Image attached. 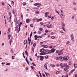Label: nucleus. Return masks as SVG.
Here are the masks:
<instances>
[{
    "label": "nucleus",
    "instance_id": "603ef678",
    "mask_svg": "<svg viewBox=\"0 0 77 77\" xmlns=\"http://www.w3.org/2000/svg\"><path fill=\"white\" fill-rule=\"evenodd\" d=\"M42 75L44 77H45V74H44L43 73Z\"/></svg>",
    "mask_w": 77,
    "mask_h": 77
},
{
    "label": "nucleus",
    "instance_id": "c9c22d12",
    "mask_svg": "<svg viewBox=\"0 0 77 77\" xmlns=\"http://www.w3.org/2000/svg\"><path fill=\"white\" fill-rule=\"evenodd\" d=\"M67 65V64L66 63H64V66H66Z\"/></svg>",
    "mask_w": 77,
    "mask_h": 77
},
{
    "label": "nucleus",
    "instance_id": "423d86ee",
    "mask_svg": "<svg viewBox=\"0 0 77 77\" xmlns=\"http://www.w3.org/2000/svg\"><path fill=\"white\" fill-rule=\"evenodd\" d=\"M8 14L9 16H10V18L9 17V19H10L9 21H11V17H12L11 16V12H9Z\"/></svg>",
    "mask_w": 77,
    "mask_h": 77
},
{
    "label": "nucleus",
    "instance_id": "72a5a7b5",
    "mask_svg": "<svg viewBox=\"0 0 77 77\" xmlns=\"http://www.w3.org/2000/svg\"><path fill=\"white\" fill-rule=\"evenodd\" d=\"M45 33H48V30L47 29L45 30Z\"/></svg>",
    "mask_w": 77,
    "mask_h": 77
},
{
    "label": "nucleus",
    "instance_id": "7c9ffc66",
    "mask_svg": "<svg viewBox=\"0 0 77 77\" xmlns=\"http://www.w3.org/2000/svg\"><path fill=\"white\" fill-rule=\"evenodd\" d=\"M30 27H33V24H30Z\"/></svg>",
    "mask_w": 77,
    "mask_h": 77
},
{
    "label": "nucleus",
    "instance_id": "0eeeda50",
    "mask_svg": "<svg viewBox=\"0 0 77 77\" xmlns=\"http://www.w3.org/2000/svg\"><path fill=\"white\" fill-rule=\"evenodd\" d=\"M52 52L51 50H47V54H48L49 53H51Z\"/></svg>",
    "mask_w": 77,
    "mask_h": 77
},
{
    "label": "nucleus",
    "instance_id": "680f3d73",
    "mask_svg": "<svg viewBox=\"0 0 77 77\" xmlns=\"http://www.w3.org/2000/svg\"><path fill=\"white\" fill-rule=\"evenodd\" d=\"M59 50H57L56 51V53H59Z\"/></svg>",
    "mask_w": 77,
    "mask_h": 77
},
{
    "label": "nucleus",
    "instance_id": "3c124183",
    "mask_svg": "<svg viewBox=\"0 0 77 77\" xmlns=\"http://www.w3.org/2000/svg\"><path fill=\"white\" fill-rule=\"evenodd\" d=\"M43 42H40V45H42V44H43Z\"/></svg>",
    "mask_w": 77,
    "mask_h": 77
},
{
    "label": "nucleus",
    "instance_id": "052dcab7",
    "mask_svg": "<svg viewBox=\"0 0 77 77\" xmlns=\"http://www.w3.org/2000/svg\"><path fill=\"white\" fill-rule=\"evenodd\" d=\"M60 33H63V32H62V31H60Z\"/></svg>",
    "mask_w": 77,
    "mask_h": 77
},
{
    "label": "nucleus",
    "instance_id": "e433bc0d",
    "mask_svg": "<svg viewBox=\"0 0 77 77\" xmlns=\"http://www.w3.org/2000/svg\"><path fill=\"white\" fill-rule=\"evenodd\" d=\"M75 70V69H74L72 70L71 71L72 72H74V71Z\"/></svg>",
    "mask_w": 77,
    "mask_h": 77
},
{
    "label": "nucleus",
    "instance_id": "8fccbe9b",
    "mask_svg": "<svg viewBox=\"0 0 77 77\" xmlns=\"http://www.w3.org/2000/svg\"><path fill=\"white\" fill-rule=\"evenodd\" d=\"M33 47H36V44L35 43H34L33 44Z\"/></svg>",
    "mask_w": 77,
    "mask_h": 77
},
{
    "label": "nucleus",
    "instance_id": "f257e3e1",
    "mask_svg": "<svg viewBox=\"0 0 77 77\" xmlns=\"http://www.w3.org/2000/svg\"><path fill=\"white\" fill-rule=\"evenodd\" d=\"M63 59H64V60L67 61L69 59V57L68 56H67L65 57V56L63 57Z\"/></svg>",
    "mask_w": 77,
    "mask_h": 77
},
{
    "label": "nucleus",
    "instance_id": "bf43d9fd",
    "mask_svg": "<svg viewBox=\"0 0 77 77\" xmlns=\"http://www.w3.org/2000/svg\"><path fill=\"white\" fill-rule=\"evenodd\" d=\"M45 65H44V66H45V67H47V64L45 63Z\"/></svg>",
    "mask_w": 77,
    "mask_h": 77
},
{
    "label": "nucleus",
    "instance_id": "7ed1b4c3",
    "mask_svg": "<svg viewBox=\"0 0 77 77\" xmlns=\"http://www.w3.org/2000/svg\"><path fill=\"white\" fill-rule=\"evenodd\" d=\"M70 37L71 38V40H72V42H74V35H71Z\"/></svg>",
    "mask_w": 77,
    "mask_h": 77
},
{
    "label": "nucleus",
    "instance_id": "09e8293b",
    "mask_svg": "<svg viewBox=\"0 0 77 77\" xmlns=\"http://www.w3.org/2000/svg\"><path fill=\"white\" fill-rule=\"evenodd\" d=\"M37 36H38V35H35L34 36V38H37Z\"/></svg>",
    "mask_w": 77,
    "mask_h": 77
},
{
    "label": "nucleus",
    "instance_id": "4468645a",
    "mask_svg": "<svg viewBox=\"0 0 77 77\" xmlns=\"http://www.w3.org/2000/svg\"><path fill=\"white\" fill-rule=\"evenodd\" d=\"M48 14H49V12H47L45 14V17H48Z\"/></svg>",
    "mask_w": 77,
    "mask_h": 77
},
{
    "label": "nucleus",
    "instance_id": "ea45409f",
    "mask_svg": "<svg viewBox=\"0 0 77 77\" xmlns=\"http://www.w3.org/2000/svg\"><path fill=\"white\" fill-rule=\"evenodd\" d=\"M73 4L74 5H77V3L74 2L73 3Z\"/></svg>",
    "mask_w": 77,
    "mask_h": 77
},
{
    "label": "nucleus",
    "instance_id": "f3484780",
    "mask_svg": "<svg viewBox=\"0 0 77 77\" xmlns=\"http://www.w3.org/2000/svg\"><path fill=\"white\" fill-rule=\"evenodd\" d=\"M55 59H56V60H59L60 59V57H55Z\"/></svg>",
    "mask_w": 77,
    "mask_h": 77
},
{
    "label": "nucleus",
    "instance_id": "e2e57ef3",
    "mask_svg": "<svg viewBox=\"0 0 77 77\" xmlns=\"http://www.w3.org/2000/svg\"><path fill=\"white\" fill-rule=\"evenodd\" d=\"M40 24H41V25H43V24H44V23L43 22H41L40 23Z\"/></svg>",
    "mask_w": 77,
    "mask_h": 77
},
{
    "label": "nucleus",
    "instance_id": "dca6fc26",
    "mask_svg": "<svg viewBox=\"0 0 77 77\" xmlns=\"http://www.w3.org/2000/svg\"><path fill=\"white\" fill-rule=\"evenodd\" d=\"M43 48H48V46L47 45H43Z\"/></svg>",
    "mask_w": 77,
    "mask_h": 77
},
{
    "label": "nucleus",
    "instance_id": "a18cd8bd",
    "mask_svg": "<svg viewBox=\"0 0 77 77\" xmlns=\"http://www.w3.org/2000/svg\"><path fill=\"white\" fill-rule=\"evenodd\" d=\"M32 50L33 52H35V49L33 48H32Z\"/></svg>",
    "mask_w": 77,
    "mask_h": 77
},
{
    "label": "nucleus",
    "instance_id": "20e7f679",
    "mask_svg": "<svg viewBox=\"0 0 77 77\" xmlns=\"http://www.w3.org/2000/svg\"><path fill=\"white\" fill-rule=\"evenodd\" d=\"M42 52L43 54H44V55L45 54H47V51L45 50H43L42 51Z\"/></svg>",
    "mask_w": 77,
    "mask_h": 77
},
{
    "label": "nucleus",
    "instance_id": "69168bd1",
    "mask_svg": "<svg viewBox=\"0 0 77 77\" xmlns=\"http://www.w3.org/2000/svg\"><path fill=\"white\" fill-rule=\"evenodd\" d=\"M29 60H31V61H32V59L31 57L29 58Z\"/></svg>",
    "mask_w": 77,
    "mask_h": 77
},
{
    "label": "nucleus",
    "instance_id": "393cba45",
    "mask_svg": "<svg viewBox=\"0 0 77 77\" xmlns=\"http://www.w3.org/2000/svg\"><path fill=\"white\" fill-rule=\"evenodd\" d=\"M60 73V72H59V71H57L56 72V74H59Z\"/></svg>",
    "mask_w": 77,
    "mask_h": 77
},
{
    "label": "nucleus",
    "instance_id": "6e6d98bb",
    "mask_svg": "<svg viewBox=\"0 0 77 77\" xmlns=\"http://www.w3.org/2000/svg\"><path fill=\"white\" fill-rule=\"evenodd\" d=\"M26 62L27 63H28V65H29V61H26Z\"/></svg>",
    "mask_w": 77,
    "mask_h": 77
},
{
    "label": "nucleus",
    "instance_id": "1a4fd4ad",
    "mask_svg": "<svg viewBox=\"0 0 77 77\" xmlns=\"http://www.w3.org/2000/svg\"><path fill=\"white\" fill-rule=\"evenodd\" d=\"M56 49H54V48H52L51 49V51H52V53H54L56 51Z\"/></svg>",
    "mask_w": 77,
    "mask_h": 77
},
{
    "label": "nucleus",
    "instance_id": "5fc2aeb1",
    "mask_svg": "<svg viewBox=\"0 0 77 77\" xmlns=\"http://www.w3.org/2000/svg\"><path fill=\"white\" fill-rule=\"evenodd\" d=\"M20 27H19V29L18 31V32H20Z\"/></svg>",
    "mask_w": 77,
    "mask_h": 77
},
{
    "label": "nucleus",
    "instance_id": "c756f323",
    "mask_svg": "<svg viewBox=\"0 0 77 77\" xmlns=\"http://www.w3.org/2000/svg\"><path fill=\"white\" fill-rule=\"evenodd\" d=\"M52 39H54L55 38V37L54 36H52L51 37Z\"/></svg>",
    "mask_w": 77,
    "mask_h": 77
},
{
    "label": "nucleus",
    "instance_id": "cd10ccee",
    "mask_svg": "<svg viewBox=\"0 0 77 77\" xmlns=\"http://www.w3.org/2000/svg\"><path fill=\"white\" fill-rule=\"evenodd\" d=\"M39 54H40V55H44V54H43V53H42V52Z\"/></svg>",
    "mask_w": 77,
    "mask_h": 77
},
{
    "label": "nucleus",
    "instance_id": "9b49d317",
    "mask_svg": "<svg viewBox=\"0 0 77 77\" xmlns=\"http://www.w3.org/2000/svg\"><path fill=\"white\" fill-rule=\"evenodd\" d=\"M40 59L42 61V60H43V59H44V57H43L42 56H40Z\"/></svg>",
    "mask_w": 77,
    "mask_h": 77
},
{
    "label": "nucleus",
    "instance_id": "37998d69",
    "mask_svg": "<svg viewBox=\"0 0 77 77\" xmlns=\"http://www.w3.org/2000/svg\"><path fill=\"white\" fill-rule=\"evenodd\" d=\"M33 34V32H31V34L30 35V36H32V35Z\"/></svg>",
    "mask_w": 77,
    "mask_h": 77
},
{
    "label": "nucleus",
    "instance_id": "774afa93",
    "mask_svg": "<svg viewBox=\"0 0 77 77\" xmlns=\"http://www.w3.org/2000/svg\"><path fill=\"white\" fill-rule=\"evenodd\" d=\"M77 74H75V77H77Z\"/></svg>",
    "mask_w": 77,
    "mask_h": 77
},
{
    "label": "nucleus",
    "instance_id": "79ce46f5",
    "mask_svg": "<svg viewBox=\"0 0 77 77\" xmlns=\"http://www.w3.org/2000/svg\"><path fill=\"white\" fill-rule=\"evenodd\" d=\"M69 44V41H67L66 42V44Z\"/></svg>",
    "mask_w": 77,
    "mask_h": 77
},
{
    "label": "nucleus",
    "instance_id": "412c9836",
    "mask_svg": "<svg viewBox=\"0 0 77 77\" xmlns=\"http://www.w3.org/2000/svg\"><path fill=\"white\" fill-rule=\"evenodd\" d=\"M35 14H39V11H35Z\"/></svg>",
    "mask_w": 77,
    "mask_h": 77
},
{
    "label": "nucleus",
    "instance_id": "a878e982",
    "mask_svg": "<svg viewBox=\"0 0 77 77\" xmlns=\"http://www.w3.org/2000/svg\"><path fill=\"white\" fill-rule=\"evenodd\" d=\"M9 43H10V45H11V44L12 43V39L10 40L9 41Z\"/></svg>",
    "mask_w": 77,
    "mask_h": 77
},
{
    "label": "nucleus",
    "instance_id": "ddd939ff",
    "mask_svg": "<svg viewBox=\"0 0 77 77\" xmlns=\"http://www.w3.org/2000/svg\"><path fill=\"white\" fill-rule=\"evenodd\" d=\"M49 66H51V68H53V67H55V65H54L52 64H50Z\"/></svg>",
    "mask_w": 77,
    "mask_h": 77
},
{
    "label": "nucleus",
    "instance_id": "58836bf2",
    "mask_svg": "<svg viewBox=\"0 0 77 77\" xmlns=\"http://www.w3.org/2000/svg\"><path fill=\"white\" fill-rule=\"evenodd\" d=\"M45 57L46 59H48V56H46Z\"/></svg>",
    "mask_w": 77,
    "mask_h": 77
},
{
    "label": "nucleus",
    "instance_id": "0e129e2a",
    "mask_svg": "<svg viewBox=\"0 0 77 77\" xmlns=\"http://www.w3.org/2000/svg\"><path fill=\"white\" fill-rule=\"evenodd\" d=\"M51 35H54V32H51Z\"/></svg>",
    "mask_w": 77,
    "mask_h": 77
},
{
    "label": "nucleus",
    "instance_id": "13d9d810",
    "mask_svg": "<svg viewBox=\"0 0 77 77\" xmlns=\"http://www.w3.org/2000/svg\"><path fill=\"white\" fill-rule=\"evenodd\" d=\"M62 51H63V49H61L60 50V53H62Z\"/></svg>",
    "mask_w": 77,
    "mask_h": 77
},
{
    "label": "nucleus",
    "instance_id": "338daca9",
    "mask_svg": "<svg viewBox=\"0 0 77 77\" xmlns=\"http://www.w3.org/2000/svg\"><path fill=\"white\" fill-rule=\"evenodd\" d=\"M66 69H66V68H64V71H66Z\"/></svg>",
    "mask_w": 77,
    "mask_h": 77
},
{
    "label": "nucleus",
    "instance_id": "4c0bfd02",
    "mask_svg": "<svg viewBox=\"0 0 77 77\" xmlns=\"http://www.w3.org/2000/svg\"><path fill=\"white\" fill-rule=\"evenodd\" d=\"M11 65V63H8L6 64V65Z\"/></svg>",
    "mask_w": 77,
    "mask_h": 77
},
{
    "label": "nucleus",
    "instance_id": "bb28decb",
    "mask_svg": "<svg viewBox=\"0 0 77 77\" xmlns=\"http://www.w3.org/2000/svg\"><path fill=\"white\" fill-rule=\"evenodd\" d=\"M46 26L47 27V28H49L50 27V26L49 25H46Z\"/></svg>",
    "mask_w": 77,
    "mask_h": 77
},
{
    "label": "nucleus",
    "instance_id": "a211bd4d",
    "mask_svg": "<svg viewBox=\"0 0 77 77\" xmlns=\"http://www.w3.org/2000/svg\"><path fill=\"white\" fill-rule=\"evenodd\" d=\"M62 25V26H63L62 27H65V23H63Z\"/></svg>",
    "mask_w": 77,
    "mask_h": 77
},
{
    "label": "nucleus",
    "instance_id": "f8f14e48",
    "mask_svg": "<svg viewBox=\"0 0 77 77\" xmlns=\"http://www.w3.org/2000/svg\"><path fill=\"white\" fill-rule=\"evenodd\" d=\"M42 18H40V19H37V22H39L40 21H42Z\"/></svg>",
    "mask_w": 77,
    "mask_h": 77
},
{
    "label": "nucleus",
    "instance_id": "5701e85b",
    "mask_svg": "<svg viewBox=\"0 0 77 77\" xmlns=\"http://www.w3.org/2000/svg\"><path fill=\"white\" fill-rule=\"evenodd\" d=\"M11 53L12 54H13L14 53V50L12 49H11Z\"/></svg>",
    "mask_w": 77,
    "mask_h": 77
},
{
    "label": "nucleus",
    "instance_id": "6e6552de",
    "mask_svg": "<svg viewBox=\"0 0 77 77\" xmlns=\"http://www.w3.org/2000/svg\"><path fill=\"white\" fill-rule=\"evenodd\" d=\"M35 6H41L42 5L41 4L39 3H35L34 4Z\"/></svg>",
    "mask_w": 77,
    "mask_h": 77
},
{
    "label": "nucleus",
    "instance_id": "c03bdc74",
    "mask_svg": "<svg viewBox=\"0 0 77 77\" xmlns=\"http://www.w3.org/2000/svg\"><path fill=\"white\" fill-rule=\"evenodd\" d=\"M49 48H53V47L51 46H48Z\"/></svg>",
    "mask_w": 77,
    "mask_h": 77
},
{
    "label": "nucleus",
    "instance_id": "f704fd0d",
    "mask_svg": "<svg viewBox=\"0 0 77 77\" xmlns=\"http://www.w3.org/2000/svg\"><path fill=\"white\" fill-rule=\"evenodd\" d=\"M3 6H5V4L3 3V2H1Z\"/></svg>",
    "mask_w": 77,
    "mask_h": 77
},
{
    "label": "nucleus",
    "instance_id": "864d4df0",
    "mask_svg": "<svg viewBox=\"0 0 77 77\" xmlns=\"http://www.w3.org/2000/svg\"><path fill=\"white\" fill-rule=\"evenodd\" d=\"M30 42H31V39H30V41H29V45H30Z\"/></svg>",
    "mask_w": 77,
    "mask_h": 77
},
{
    "label": "nucleus",
    "instance_id": "a19ab883",
    "mask_svg": "<svg viewBox=\"0 0 77 77\" xmlns=\"http://www.w3.org/2000/svg\"><path fill=\"white\" fill-rule=\"evenodd\" d=\"M62 28L63 29V30L65 32V29L63 27H62Z\"/></svg>",
    "mask_w": 77,
    "mask_h": 77
},
{
    "label": "nucleus",
    "instance_id": "f03ea898",
    "mask_svg": "<svg viewBox=\"0 0 77 77\" xmlns=\"http://www.w3.org/2000/svg\"><path fill=\"white\" fill-rule=\"evenodd\" d=\"M16 21H15V26L16 27H15V28H18V26L17 25L18 24V20L17 19V17L16 18Z\"/></svg>",
    "mask_w": 77,
    "mask_h": 77
},
{
    "label": "nucleus",
    "instance_id": "49530a36",
    "mask_svg": "<svg viewBox=\"0 0 77 77\" xmlns=\"http://www.w3.org/2000/svg\"><path fill=\"white\" fill-rule=\"evenodd\" d=\"M69 65H71V62L69 61Z\"/></svg>",
    "mask_w": 77,
    "mask_h": 77
},
{
    "label": "nucleus",
    "instance_id": "4be33fe9",
    "mask_svg": "<svg viewBox=\"0 0 77 77\" xmlns=\"http://www.w3.org/2000/svg\"><path fill=\"white\" fill-rule=\"evenodd\" d=\"M25 53L27 55V56H28V52H27V51H25Z\"/></svg>",
    "mask_w": 77,
    "mask_h": 77
},
{
    "label": "nucleus",
    "instance_id": "aec40b11",
    "mask_svg": "<svg viewBox=\"0 0 77 77\" xmlns=\"http://www.w3.org/2000/svg\"><path fill=\"white\" fill-rule=\"evenodd\" d=\"M22 4L23 6H26V2H23Z\"/></svg>",
    "mask_w": 77,
    "mask_h": 77
},
{
    "label": "nucleus",
    "instance_id": "b1692460",
    "mask_svg": "<svg viewBox=\"0 0 77 77\" xmlns=\"http://www.w3.org/2000/svg\"><path fill=\"white\" fill-rule=\"evenodd\" d=\"M55 12L56 13H57V14H59V11H57V10H55Z\"/></svg>",
    "mask_w": 77,
    "mask_h": 77
},
{
    "label": "nucleus",
    "instance_id": "473e14b6",
    "mask_svg": "<svg viewBox=\"0 0 77 77\" xmlns=\"http://www.w3.org/2000/svg\"><path fill=\"white\" fill-rule=\"evenodd\" d=\"M39 30H40V31H42V28L40 27L39 29Z\"/></svg>",
    "mask_w": 77,
    "mask_h": 77
},
{
    "label": "nucleus",
    "instance_id": "2f4dec72",
    "mask_svg": "<svg viewBox=\"0 0 77 77\" xmlns=\"http://www.w3.org/2000/svg\"><path fill=\"white\" fill-rule=\"evenodd\" d=\"M38 33L39 34V35H40V34L41 33V32L40 31H39L38 32Z\"/></svg>",
    "mask_w": 77,
    "mask_h": 77
},
{
    "label": "nucleus",
    "instance_id": "6ab92c4d",
    "mask_svg": "<svg viewBox=\"0 0 77 77\" xmlns=\"http://www.w3.org/2000/svg\"><path fill=\"white\" fill-rule=\"evenodd\" d=\"M11 35H8V38L9 39H10V38H11Z\"/></svg>",
    "mask_w": 77,
    "mask_h": 77
},
{
    "label": "nucleus",
    "instance_id": "c85d7f7f",
    "mask_svg": "<svg viewBox=\"0 0 77 77\" xmlns=\"http://www.w3.org/2000/svg\"><path fill=\"white\" fill-rule=\"evenodd\" d=\"M74 67L75 68H77V64H75L74 65Z\"/></svg>",
    "mask_w": 77,
    "mask_h": 77
},
{
    "label": "nucleus",
    "instance_id": "2eb2a0df",
    "mask_svg": "<svg viewBox=\"0 0 77 77\" xmlns=\"http://www.w3.org/2000/svg\"><path fill=\"white\" fill-rule=\"evenodd\" d=\"M22 24H23V23L22 22H20V23H18V26L20 28V26H21Z\"/></svg>",
    "mask_w": 77,
    "mask_h": 77
},
{
    "label": "nucleus",
    "instance_id": "de8ad7c7",
    "mask_svg": "<svg viewBox=\"0 0 77 77\" xmlns=\"http://www.w3.org/2000/svg\"><path fill=\"white\" fill-rule=\"evenodd\" d=\"M32 63V64L33 65V66H36V65H35V64L34 63Z\"/></svg>",
    "mask_w": 77,
    "mask_h": 77
},
{
    "label": "nucleus",
    "instance_id": "39448f33",
    "mask_svg": "<svg viewBox=\"0 0 77 77\" xmlns=\"http://www.w3.org/2000/svg\"><path fill=\"white\" fill-rule=\"evenodd\" d=\"M60 60L61 62H63V60H64L63 57H62V56H60Z\"/></svg>",
    "mask_w": 77,
    "mask_h": 77
},
{
    "label": "nucleus",
    "instance_id": "4d7b16f0",
    "mask_svg": "<svg viewBox=\"0 0 77 77\" xmlns=\"http://www.w3.org/2000/svg\"><path fill=\"white\" fill-rule=\"evenodd\" d=\"M72 72L71 71L69 72V75H71V74L72 73Z\"/></svg>",
    "mask_w": 77,
    "mask_h": 77
},
{
    "label": "nucleus",
    "instance_id": "9d476101",
    "mask_svg": "<svg viewBox=\"0 0 77 77\" xmlns=\"http://www.w3.org/2000/svg\"><path fill=\"white\" fill-rule=\"evenodd\" d=\"M26 22L27 23H29L30 22V20L29 19H27L26 20Z\"/></svg>",
    "mask_w": 77,
    "mask_h": 77
}]
</instances>
